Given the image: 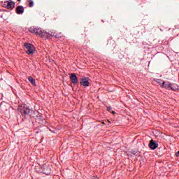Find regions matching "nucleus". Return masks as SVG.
<instances>
[{
  "instance_id": "nucleus-18",
  "label": "nucleus",
  "mask_w": 179,
  "mask_h": 179,
  "mask_svg": "<svg viewBox=\"0 0 179 179\" xmlns=\"http://www.w3.org/2000/svg\"><path fill=\"white\" fill-rule=\"evenodd\" d=\"M112 113H113V114H115V111H112Z\"/></svg>"
},
{
  "instance_id": "nucleus-9",
  "label": "nucleus",
  "mask_w": 179,
  "mask_h": 179,
  "mask_svg": "<svg viewBox=\"0 0 179 179\" xmlns=\"http://www.w3.org/2000/svg\"><path fill=\"white\" fill-rule=\"evenodd\" d=\"M148 145L150 148V149L155 150V149H157V146H159V144L157 143V142H156V141L151 140Z\"/></svg>"
},
{
  "instance_id": "nucleus-8",
  "label": "nucleus",
  "mask_w": 179,
  "mask_h": 179,
  "mask_svg": "<svg viewBox=\"0 0 179 179\" xmlns=\"http://www.w3.org/2000/svg\"><path fill=\"white\" fill-rule=\"evenodd\" d=\"M70 80L71 82V83H73V85H78V77L76 76V74H75V73H73L71 74L70 76Z\"/></svg>"
},
{
  "instance_id": "nucleus-15",
  "label": "nucleus",
  "mask_w": 179,
  "mask_h": 179,
  "mask_svg": "<svg viewBox=\"0 0 179 179\" xmlns=\"http://www.w3.org/2000/svg\"><path fill=\"white\" fill-rule=\"evenodd\" d=\"M156 82H157V83H159V85H161V86H162V80L157 79V80H156Z\"/></svg>"
},
{
  "instance_id": "nucleus-10",
  "label": "nucleus",
  "mask_w": 179,
  "mask_h": 179,
  "mask_svg": "<svg viewBox=\"0 0 179 179\" xmlns=\"http://www.w3.org/2000/svg\"><path fill=\"white\" fill-rule=\"evenodd\" d=\"M17 15H23L24 13V8L22 6H18L15 8Z\"/></svg>"
},
{
  "instance_id": "nucleus-19",
  "label": "nucleus",
  "mask_w": 179,
  "mask_h": 179,
  "mask_svg": "<svg viewBox=\"0 0 179 179\" xmlns=\"http://www.w3.org/2000/svg\"><path fill=\"white\" fill-rule=\"evenodd\" d=\"M95 179H98V178H95Z\"/></svg>"
},
{
  "instance_id": "nucleus-4",
  "label": "nucleus",
  "mask_w": 179,
  "mask_h": 179,
  "mask_svg": "<svg viewBox=\"0 0 179 179\" xmlns=\"http://www.w3.org/2000/svg\"><path fill=\"white\" fill-rule=\"evenodd\" d=\"M171 86L172 84L169 81H163L162 84L161 85V87H163L164 89H169V90H171L176 92V89Z\"/></svg>"
},
{
  "instance_id": "nucleus-14",
  "label": "nucleus",
  "mask_w": 179,
  "mask_h": 179,
  "mask_svg": "<svg viewBox=\"0 0 179 179\" xmlns=\"http://www.w3.org/2000/svg\"><path fill=\"white\" fill-rule=\"evenodd\" d=\"M50 36H57V34H55V31H50V32L48 33V38H50Z\"/></svg>"
},
{
  "instance_id": "nucleus-6",
  "label": "nucleus",
  "mask_w": 179,
  "mask_h": 179,
  "mask_svg": "<svg viewBox=\"0 0 179 179\" xmlns=\"http://www.w3.org/2000/svg\"><path fill=\"white\" fill-rule=\"evenodd\" d=\"M36 34L41 36L42 38L46 37V38H48V32L41 29V28L36 29Z\"/></svg>"
},
{
  "instance_id": "nucleus-1",
  "label": "nucleus",
  "mask_w": 179,
  "mask_h": 179,
  "mask_svg": "<svg viewBox=\"0 0 179 179\" xmlns=\"http://www.w3.org/2000/svg\"><path fill=\"white\" fill-rule=\"evenodd\" d=\"M24 47L25 48V51L27 54H28V55H31V54H34V51H36L34 45L29 43H25Z\"/></svg>"
},
{
  "instance_id": "nucleus-13",
  "label": "nucleus",
  "mask_w": 179,
  "mask_h": 179,
  "mask_svg": "<svg viewBox=\"0 0 179 179\" xmlns=\"http://www.w3.org/2000/svg\"><path fill=\"white\" fill-rule=\"evenodd\" d=\"M27 2L29 3V8H33V6H34V2L33 0H28Z\"/></svg>"
},
{
  "instance_id": "nucleus-17",
  "label": "nucleus",
  "mask_w": 179,
  "mask_h": 179,
  "mask_svg": "<svg viewBox=\"0 0 179 179\" xmlns=\"http://www.w3.org/2000/svg\"><path fill=\"white\" fill-rule=\"evenodd\" d=\"M176 156L177 157H178V156H179V150L176 153Z\"/></svg>"
},
{
  "instance_id": "nucleus-16",
  "label": "nucleus",
  "mask_w": 179,
  "mask_h": 179,
  "mask_svg": "<svg viewBox=\"0 0 179 179\" xmlns=\"http://www.w3.org/2000/svg\"><path fill=\"white\" fill-rule=\"evenodd\" d=\"M111 106H108L107 107V111H111Z\"/></svg>"
},
{
  "instance_id": "nucleus-5",
  "label": "nucleus",
  "mask_w": 179,
  "mask_h": 179,
  "mask_svg": "<svg viewBox=\"0 0 179 179\" xmlns=\"http://www.w3.org/2000/svg\"><path fill=\"white\" fill-rule=\"evenodd\" d=\"M43 174H46V176H49L51 174V167L48 166V164H45L41 166Z\"/></svg>"
},
{
  "instance_id": "nucleus-2",
  "label": "nucleus",
  "mask_w": 179,
  "mask_h": 179,
  "mask_svg": "<svg viewBox=\"0 0 179 179\" xmlns=\"http://www.w3.org/2000/svg\"><path fill=\"white\" fill-rule=\"evenodd\" d=\"M18 110L22 115H27V114H30V108L27 107V105H23V106L19 108Z\"/></svg>"
},
{
  "instance_id": "nucleus-3",
  "label": "nucleus",
  "mask_w": 179,
  "mask_h": 179,
  "mask_svg": "<svg viewBox=\"0 0 179 179\" xmlns=\"http://www.w3.org/2000/svg\"><path fill=\"white\" fill-rule=\"evenodd\" d=\"M89 80V77H83L80 78V84L85 87H89L90 86V82Z\"/></svg>"
},
{
  "instance_id": "nucleus-11",
  "label": "nucleus",
  "mask_w": 179,
  "mask_h": 179,
  "mask_svg": "<svg viewBox=\"0 0 179 179\" xmlns=\"http://www.w3.org/2000/svg\"><path fill=\"white\" fill-rule=\"evenodd\" d=\"M28 80L34 86H36V80L33 78V77L29 76L28 77Z\"/></svg>"
},
{
  "instance_id": "nucleus-12",
  "label": "nucleus",
  "mask_w": 179,
  "mask_h": 179,
  "mask_svg": "<svg viewBox=\"0 0 179 179\" xmlns=\"http://www.w3.org/2000/svg\"><path fill=\"white\" fill-rule=\"evenodd\" d=\"M29 31H30V33H35L36 34V33H37V28H36L34 27H31L29 28Z\"/></svg>"
},
{
  "instance_id": "nucleus-7",
  "label": "nucleus",
  "mask_w": 179,
  "mask_h": 179,
  "mask_svg": "<svg viewBox=\"0 0 179 179\" xmlns=\"http://www.w3.org/2000/svg\"><path fill=\"white\" fill-rule=\"evenodd\" d=\"M4 6L7 8V9H13L15 8V3L12 1H4Z\"/></svg>"
}]
</instances>
